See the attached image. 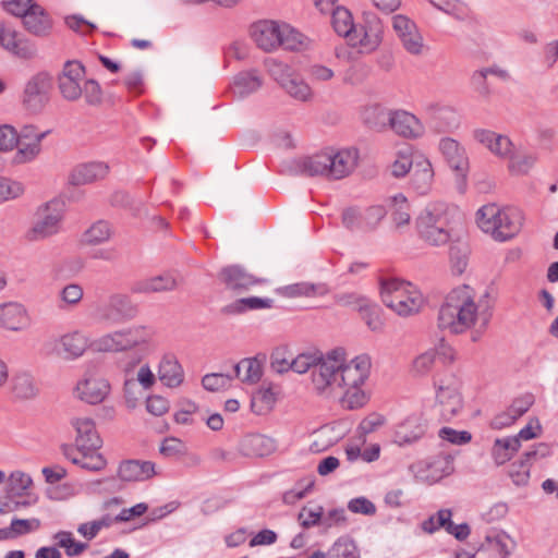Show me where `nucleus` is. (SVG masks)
<instances>
[{"instance_id":"1","label":"nucleus","mask_w":558,"mask_h":558,"mask_svg":"<svg viewBox=\"0 0 558 558\" xmlns=\"http://www.w3.org/2000/svg\"><path fill=\"white\" fill-rule=\"evenodd\" d=\"M371 367V359L366 354L348 362L344 349H332L326 353V361L314 375V392L326 398L342 392L340 404L343 409H361L371 398L365 388Z\"/></svg>"},{"instance_id":"2","label":"nucleus","mask_w":558,"mask_h":558,"mask_svg":"<svg viewBox=\"0 0 558 558\" xmlns=\"http://www.w3.org/2000/svg\"><path fill=\"white\" fill-rule=\"evenodd\" d=\"M493 317L487 293L470 284L453 288L445 298L437 316L438 328L451 335L470 332L472 342L482 339Z\"/></svg>"},{"instance_id":"3","label":"nucleus","mask_w":558,"mask_h":558,"mask_svg":"<svg viewBox=\"0 0 558 558\" xmlns=\"http://www.w3.org/2000/svg\"><path fill=\"white\" fill-rule=\"evenodd\" d=\"M355 148H329L296 161L298 171L307 177L341 180L349 177L357 166Z\"/></svg>"},{"instance_id":"4","label":"nucleus","mask_w":558,"mask_h":558,"mask_svg":"<svg viewBox=\"0 0 558 558\" xmlns=\"http://www.w3.org/2000/svg\"><path fill=\"white\" fill-rule=\"evenodd\" d=\"M523 214L517 207H499L486 204L476 213L478 228L495 241L506 242L513 239L522 229Z\"/></svg>"},{"instance_id":"5","label":"nucleus","mask_w":558,"mask_h":558,"mask_svg":"<svg viewBox=\"0 0 558 558\" xmlns=\"http://www.w3.org/2000/svg\"><path fill=\"white\" fill-rule=\"evenodd\" d=\"M383 303L399 316L417 314L424 305V296L411 282L397 278L381 280Z\"/></svg>"},{"instance_id":"6","label":"nucleus","mask_w":558,"mask_h":558,"mask_svg":"<svg viewBox=\"0 0 558 558\" xmlns=\"http://www.w3.org/2000/svg\"><path fill=\"white\" fill-rule=\"evenodd\" d=\"M448 208L445 203H429L416 218L420 238L429 245H445L450 240Z\"/></svg>"},{"instance_id":"7","label":"nucleus","mask_w":558,"mask_h":558,"mask_svg":"<svg viewBox=\"0 0 558 558\" xmlns=\"http://www.w3.org/2000/svg\"><path fill=\"white\" fill-rule=\"evenodd\" d=\"M118 333L122 352L134 351L123 365L124 373L130 374L151 352L155 330L150 326L133 325Z\"/></svg>"},{"instance_id":"8","label":"nucleus","mask_w":558,"mask_h":558,"mask_svg":"<svg viewBox=\"0 0 558 558\" xmlns=\"http://www.w3.org/2000/svg\"><path fill=\"white\" fill-rule=\"evenodd\" d=\"M63 214L64 204L58 199H52L39 206L35 213L32 227L25 233L26 240L29 242L43 241L59 233Z\"/></svg>"},{"instance_id":"9","label":"nucleus","mask_w":558,"mask_h":558,"mask_svg":"<svg viewBox=\"0 0 558 558\" xmlns=\"http://www.w3.org/2000/svg\"><path fill=\"white\" fill-rule=\"evenodd\" d=\"M53 80L49 72L40 71L32 75L25 83L21 101L23 107L33 113L40 112L50 99Z\"/></svg>"},{"instance_id":"10","label":"nucleus","mask_w":558,"mask_h":558,"mask_svg":"<svg viewBox=\"0 0 558 558\" xmlns=\"http://www.w3.org/2000/svg\"><path fill=\"white\" fill-rule=\"evenodd\" d=\"M88 347V337L80 330L65 332L46 343L47 353L63 361H75L82 357Z\"/></svg>"},{"instance_id":"11","label":"nucleus","mask_w":558,"mask_h":558,"mask_svg":"<svg viewBox=\"0 0 558 558\" xmlns=\"http://www.w3.org/2000/svg\"><path fill=\"white\" fill-rule=\"evenodd\" d=\"M134 306L123 293L111 294L105 303L96 305L94 317L101 323L114 325L134 316Z\"/></svg>"},{"instance_id":"12","label":"nucleus","mask_w":558,"mask_h":558,"mask_svg":"<svg viewBox=\"0 0 558 558\" xmlns=\"http://www.w3.org/2000/svg\"><path fill=\"white\" fill-rule=\"evenodd\" d=\"M392 28L401 41L404 50L412 56H422L427 50L424 38L410 17L403 14H396L391 17Z\"/></svg>"},{"instance_id":"13","label":"nucleus","mask_w":558,"mask_h":558,"mask_svg":"<svg viewBox=\"0 0 558 558\" xmlns=\"http://www.w3.org/2000/svg\"><path fill=\"white\" fill-rule=\"evenodd\" d=\"M439 150L448 166L456 172L457 187L460 193H463L469 171V159L464 148L456 140L445 137L439 142Z\"/></svg>"},{"instance_id":"14","label":"nucleus","mask_w":558,"mask_h":558,"mask_svg":"<svg viewBox=\"0 0 558 558\" xmlns=\"http://www.w3.org/2000/svg\"><path fill=\"white\" fill-rule=\"evenodd\" d=\"M436 400L445 421H451L463 408L460 384L456 378L440 380L436 385Z\"/></svg>"},{"instance_id":"15","label":"nucleus","mask_w":558,"mask_h":558,"mask_svg":"<svg viewBox=\"0 0 558 558\" xmlns=\"http://www.w3.org/2000/svg\"><path fill=\"white\" fill-rule=\"evenodd\" d=\"M0 47L12 56L29 60L37 56L36 45L14 26L0 24Z\"/></svg>"},{"instance_id":"16","label":"nucleus","mask_w":558,"mask_h":558,"mask_svg":"<svg viewBox=\"0 0 558 558\" xmlns=\"http://www.w3.org/2000/svg\"><path fill=\"white\" fill-rule=\"evenodd\" d=\"M85 68L76 60L66 61L58 74V87L62 97L75 101L82 97Z\"/></svg>"},{"instance_id":"17","label":"nucleus","mask_w":558,"mask_h":558,"mask_svg":"<svg viewBox=\"0 0 558 558\" xmlns=\"http://www.w3.org/2000/svg\"><path fill=\"white\" fill-rule=\"evenodd\" d=\"M218 278L221 283L225 284L226 289L235 294H242L251 290L253 287L266 282V279L256 277L240 265L223 267L219 271Z\"/></svg>"},{"instance_id":"18","label":"nucleus","mask_w":558,"mask_h":558,"mask_svg":"<svg viewBox=\"0 0 558 558\" xmlns=\"http://www.w3.org/2000/svg\"><path fill=\"white\" fill-rule=\"evenodd\" d=\"M111 386L109 381L96 374L87 373L77 381L75 396L81 401L88 404L101 403L110 393Z\"/></svg>"},{"instance_id":"19","label":"nucleus","mask_w":558,"mask_h":558,"mask_svg":"<svg viewBox=\"0 0 558 558\" xmlns=\"http://www.w3.org/2000/svg\"><path fill=\"white\" fill-rule=\"evenodd\" d=\"M415 478L425 484H434L450 473V462L447 457L436 456L411 465Z\"/></svg>"},{"instance_id":"20","label":"nucleus","mask_w":558,"mask_h":558,"mask_svg":"<svg viewBox=\"0 0 558 558\" xmlns=\"http://www.w3.org/2000/svg\"><path fill=\"white\" fill-rule=\"evenodd\" d=\"M281 24L262 20L251 25L250 35L254 43L264 51H272L280 47Z\"/></svg>"},{"instance_id":"21","label":"nucleus","mask_w":558,"mask_h":558,"mask_svg":"<svg viewBox=\"0 0 558 558\" xmlns=\"http://www.w3.org/2000/svg\"><path fill=\"white\" fill-rule=\"evenodd\" d=\"M472 134L476 142L484 145L496 157L508 160L512 156L514 145L507 135L486 129H475Z\"/></svg>"},{"instance_id":"22","label":"nucleus","mask_w":558,"mask_h":558,"mask_svg":"<svg viewBox=\"0 0 558 558\" xmlns=\"http://www.w3.org/2000/svg\"><path fill=\"white\" fill-rule=\"evenodd\" d=\"M24 29L38 38H49L54 28V21L50 13L38 2L22 21Z\"/></svg>"},{"instance_id":"23","label":"nucleus","mask_w":558,"mask_h":558,"mask_svg":"<svg viewBox=\"0 0 558 558\" xmlns=\"http://www.w3.org/2000/svg\"><path fill=\"white\" fill-rule=\"evenodd\" d=\"M71 425L76 432L74 444L77 450H98L102 440L90 417H73Z\"/></svg>"},{"instance_id":"24","label":"nucleus","mask_w":558,"mask_h":558,"mask_svg":"<svg viewBox=\"0 0 558 558\" xmlns=\"http://www.w3.org/2000/svg\"><path fill=\"white\" fill-rule=\"evenodd\" d=\"M389 128L405 138H418L425 131L421 120L405 110H391Z\"/></svg>"},{"instance_id":"25","label":"nucleus","mask_w":558,"mask_h":558,"mask_svg":"<svg viewBox=\"0 0 558 558\" xmlns=\"http://www.w3.org/2000/svg\"><path fill=\"white\" fill-rule=\"evenodd\" d=\"M426 426L417 414L408 416L398 424L393 433V442L398 446H408L418 441L425 434Z\"/></svg>"},{"instance_id":"26","label":"nucleus","mask_w":558,"mask_h":558,"mask_svg":"<svg viewBox=\"0 0 558 558\" xmlns=\"http://www.w3.org/2000/svg\"><path fill=\"white\" fill-rule=\"evenodd\" d=\"M355 45H359L364 51H374L383 40V24L375 15L366 19L365 25L356 29Z\"/></svg>"},{"instance_id":"27","label":"nucleus","mask_w":558,"mask_h":558,"mask_svg":"<svg viewBox=\"0 0 558 558\" xmlns=\"http://www.w3.org/2000/svg\"><path fill=\"white\" fill-rule=\"evenodd\" d=\"M109 166L102 161H92L76 166L70 173L69 182L73 185H85L105 179Z\"/></svg>"},{"instance_id":"28","label":"nucleus","mask_w":558,"mask_h":558,"mask_svg":"<svg viewBox=\"0 0 558 558\" xmlns=\"http://www.w3.org/2000/svg\"><path fill=\"white\" fill-rule=\"evenodd\" d=\"M156 474L155 463L150 461L126 460L118 469V476L124 482H143Z\"/></svg>"},{"instance_id":"29","label":"nucleus","mask_w":558,"mask_h":558,"mask_svg":"<svg viewBox=\"0 0 558 558\" xmlns=\"http://www.w3.org/2000/svg\"><path fill=\"white\" fill-rule=\"evenodd\" d=\"M157 373L159 380L169 388L179 387L184 379L183 368L177 356L172 353L162 355Z\"/></svg>"},{"instance_id":"30","label":"nucleus","mask_w":558,"mask_h":558,"mask_svg":"<svg viewBox=\"0 0 558 558\" xmlns=\"http://www.w3.org/2000/svg\"><path fill=\"white\" fill-rule=\"evenodd\" d=\"M178 279L173 275L167 272L159 276L138 280L131 286L130 290L134 294H147L155 292L172 291L178 287Z\"/></svg>"},{"instance_id":"31","label":"nucleus","mask_w":558,"mask_h":558,"mask_svg":"<svg viewBox=\"0 0 558 558\" xmlns=\"http://www.w3.org/2000/svg\"><path fill=\"white\" fill-rule=\"evenodd\" d=\"M424 111L439 132L450 131L458 126V117L454 109L439 104H428Z\"/></svg>"},{"instance_id":"32","label":"nucleus","mask_w":558,"mask_h":558,"mask_svg":"<svg viewBox=\"0 0 558 558\" xmlns=\"http://www.w3.org/2000/svg\"><path fill=\"white\" fill-rule=\"evenodd\" d=\"M0 326L19 331L28 326L26 310L19 303H5L0 305Z\"/></svg>"},{"instance_id":"33","label":"nucleus","mask_w":558,"mask_h":558,"mask_svg":"<svg viewBox=\"0 0 558 558\" xmlns=\"http://www.w3.org/2000/svg\"><path fill=\"white\" fill-rule=\"evenodd\" d=\"M434 171L430 162L425 158H418L414 162L411 173V186L421 195L428 193L432 189Z\"/></svg>"},{"instance_id":"34","label":"nucleus","mask_w":558,"mask_h":558,"mask_svg":"<svg viewBox=\"0 0 558 558\" xmlns=\"http://www.w3.org/2000/svg\"><path fill=\"white\" fill-rule=\"evenodd\" d=\"M547 452L548 447L545 444H539L535 449L526 451L524 460L510 465L509 476L512 478V482L518 486L525 485L530 477V465L527 462L536 456L545 457Z\"/></svg>"},{"instance_id":"35","label":"nucleus","mask_w":558,"mask_h":558,"mask_svg":"<svg viewBox=\"0 0 558 558\" xmlns=\"http://www.w3.org/2000/svg\"><path fill=\"white\" fill-rule=\"evenodd\" d=\"M274 300L269 298L248 296L238 299L223 307V313L239 315L248 311L271 308Z\"/></svg>"},{"instance_id":"36","label":"nucleus","mask_w":558,"mask_h":558,"mask_svg":"<svg viewBox=\"0 0 558 558\" xmlns=\"http://www.w3.org/2000/svg\"><path fill=\"white\" fill-rule=\"evenodd\" d=\"M263 82L256 71L241 72L234 76L232 92L239 98H244L258 90Z\"/></svg>"},{"instance_id":"37","label":"nucleus","mask_w":558,"mask_h":558,"mask_svg":"<svg viewBox=\"0 0 558 558\" xmlns=\"http://www.w3.org/2000/svg\"><path fill=\"white\" fill-rule=\"evenodd\" d=\"M234 373L243 384L254 385L263 376V366L256 357H246L234 365Z\"/></svg>"},{"instance_id":"38","label":"nucleus","mask_w":558,"mask_h":558,"mask_svg":"<svg viewBox=\"0 0 558 558\" xmlns=\"http://www.w3.org/2000/svg\"><path fill=\"white\" fill-rule=\"evenodd\" d=\"M331 13V23L335 31L343 37H347L352 45H355L356 28L353 24L351 13L344 9L337 7Z\"/></svg>"},{"instance_id":"39","label":"nucleus","mask_w":558,"mask_h":558,"mask_svg":"<svg viewBox=\"0 0 558 558\" xmlns=\"http://www.w3.org/2000/svg\"><path fill=\"white\" fill-rule=\"evenodd\" d=\"M280 292L287 298H314L327 294L328 288L325 283L296 282L282 287Z\"/></svg>"},{"instance_id":"40","label":"nucleus","mask_w":558,"mask_h":558,"mask_svg":"<svg viewBox=\"0 0 558 558\" xmlns=\"http://www.w3.org/2000/svg\"><path fill=\"white\" fill-rule=\"evenodd\" d=\"M293 99L301 102L312 101L314 92L308 83L296 72L281 86Z\"/></svg>"},{"instance_id":"41","label":"nucleus","mask_w":558,"mask_h":558,"mask_svg":"<svg viewBox=\"0 0 558 558\" xmlns=\"http://www.w3.org/2000/svg\"><path fill=\"white\" fill-rule=\"evenodd\" d=\"M325 361L326 354L302 353L292 360V371L298 374H304L311 371V387L314 391V375L318 369V366H320Z\"/></svg>"},{"instance_id":"42","label":"nucleus","mask_w":558,"mask_h":558,"mask_svg":"<svg viewBox=\"0 0 558 558\" xmlns=\"http://www.w3.org/2000/svg\"><path fill=\"white\" fill-rule=\"evenodd\" d=\"M38 387L33 376L22 372L14 375L12 379V392L20 400H31L38 395Z\"/></svg>"},{"instance_id":"43","label":"nucleus","mask_w":558,"mask_h":558,"mask_svg":"<svg viewBox=\"0 0 558 558\" xmlns=\"http://www.w3.org/2000/svg\"><path fill=\"white\" fill-rule=\"evenodd\" d=\"M391 220L396 229L409 226L411 221L410 204L403 194H396L389 198Z\"/></svg>"},{"instance_id":"44","label":"nucleus","mask_w":558,"mask_h":558,"mask_svg":"<svg viewBox=\"0 0 558 558\" xmlns=\"http://www.w3.org/2000/svg\"><path fill=\"white\" fill-rule=\"evenodd\" d=\"M520 447L521 444L515 438H497L492 447V457L497 465H502L514 456Z\"/></svg>"},{"instance_id":"45","label":"nucleus","mask_w":558,"mask_h":558,"mask_svg":"<svg viewBox=\"0 0 558 558\" xmlns=\"http://www.w3.org/2000/svg\"><path fill=\"white\" fill-rule=\"evenodd\" d=\"M391 110L379 105H372L364 109L363 121L373 130L384 131L389 126Z\"/></svg>"},{"instance_id":"46","label":"nucleus","mask_w":558,"mask_h":558,"mask_svg":"<svg viewBox=\"0 0 558 558\" xmlns=\"http://www.w3.org/2000/svg\"><path fill=\"white\" fill-rule=\"evenodd\" d=\"M84 296V289L78 283H68L58 293L59 308L66 311L78 306Z\"/></svg>"},{"instance_id":"47","label":"nucleus","mask_w":558,"mask_h":558,"mask_svg":"<svg viewBox=\"0 0 558 558\" xmlns=\"http://www.w3.org/2000/svg\"><path fill=\"white\" fill-rule=\"evenodd\" d=\"M277 402V392L272 387H260L252 397V408L255 413H269Z\"/></svg>"},{"instance_id":"48","label":"nucleus","mask_w":558,"mask_h":558,"mask_svg":"<svg viewBox=\"0 0 558 558\" xmlns=\"http://www.w3.org/2000/svg\"><path fill=\"white\" fill-rule=\"evenodd\" d=\"M537 156L534 153L512 151L508 159V170L513 174H526L536 163Z\"/></svg>"},{"instance_id":"49","label":"nucleus","mask_w":558,"mask_h":558,"mask_svg":"<svg viewBox=\"0 0 558 558\" xmlns=\"http://www.w3.org/2000/svg\"><path fill=\"white\" fill-rule=\"evenodd\" d=\"M112 229L107 221L99 220L92 225L83 234V242L88 245H98L110 240Z\"/></svg>"},{"instance_id":"50","label":"nucleus","mask_w":558,"mask_h":558,"mask_svg":"<svg viewBox=\"0 0 558 558\" xmlns=\"http://www.w3.org/2000/svg\"><path fill=\"white\" fill-rule=\"evenodd\" d=\"M307 45V38L288 24H281L280 47L287 50H299Z\"/></svg>"},{"instance_id":"51","label":"nucleus","mask_w":558,"mask_h":558,"mask_svg":"<svg viewBox=\"0 0 558 558\" xmlns=\"http://www.w3.org/2000/svg\"><path fill=\"white\" fill-rule=\"evenodd\" d=\"M15 147H17V150L12 159V162L15 165L31 162L41 153V144L29 141H19Z\"/></svg>"},{"instance_id":"52","label":"nucleus","mask_w":558,"mask_h":558,"mask_svg":"<svg viewBox=\"0 0 558 558\" xmlns=\"http://www.w3.org/2000/svg\"><path fill=\"white\" fill-rule=\"evenodd\" d=\"M33 480L31 475L22 471H14L8 478V490L12 496L21 497L27 494L32 487Z\"/></svg>"},{"instance_id":"53","label":"nucleus","mask_w":558,"mask_h":558,"mask_svg":"<svg viewBox=\"0 0 558 558\" xmlns=\"http://www.w3.org/2000/svg\"><path fill=\"white\" fill-rule=\"evenodd\" d=\"M53 539L57 542L58 546L65 549V554L69 557H76L87 548L86 544L76 542L72 533L68 531L56 533Z\"/></svg>"},{"instance_id":"54","label":"nucleus","mask_w":558,"mask_h":558,"mask_svg":"<svg viewBox=\"0 0 558 558\" xmlns=\"http://www.w3.org/2000/svg\"><path fill=\"white\" fill-rule=\"evenodd\" d=\"M81 452L80 460L73 459V463L80 465L82 469L97 472L102 470L107 461L97 452V450H78Z\"/></svg>"},{"instance_id":"55","label":"nucleus","mask_w":558,"mask_h":558,"mask_svg":"<svg viewBox=\"0 0 558 558\" xmlns=\"http://www.w3.org/2000/svg\"><path fill=\"white\" fill-rule=\"evenodd\" d=\"M362 318L372 331L383 329L384 323L379 315V307L369 301H361L360 310Z\"/></svg>"},{"instance_id":"56","label":"nucleus","mask_w":558,"mask_h":558,"mask_svg":"<svg viewBox=\"0 0 558 558\" xmlns=\"http://www.w3.org/2000/svg\"><path fill=\"white\" fill-rule=\"evenodd\" d=\"M265 65L269 75L280 85V87L294 74V70L277 59H267Z\"/></svg>"},{"instance_id":"57","label":"nucleus","mask_w":558,"mask_h":558,"mask_svg":"<svg viewBox=\"0 0 558 558\" xmlns=\"http://www.w3.org/2000/svg\"><path fill=\"white\" fill-rule=\"evenodd\" d=\"M362 210L364 232L375 231L387 215L386 208L381 205H372Z\"/></svg>"},{"instance_id":"58","label":"nucleus","mask_w":558,"mask_h":558,"mask_svg":"<svg viewBox=\"0 0 558 558\" xmlns=\"http://www.w3.org/2000/svg\"><path fill=\"white\" fill-rule=\"evenodd\" d=\"M114 523L113 517L106 514L98 520L82 523L77 527V532L87 539H93L97 534L106 527L111 526Z\"/></svg>"},{"instance_id":"59","label":"nucleus","mask_w":558,"mask_h":558,"mask_svg":"<svg viewBox=\"0 0 558 558\" xmlns=\"http://www.w3.org/2000/svg\"><path fill=\"white\" fill-rule=\"evenodd\" d=\"M436 9L454 16L458 20H464L468 16L466 5L459 0H427Z\"/></svg>"},{"instance_id":"60","label":"nucleus","mask_w":558,"mask_h":558,"mask_svg":"<svg viewBox=\"0 0 558 558\" xmlns=\"http://www.w3.org/2000/svg\"><path fill=\"white\" fill-rule=\"evenodd\" d=\"M329 558H360L356 545L350 538H339L328 553Z\"/></svg>"},{"instance_id":"61","label":"nucleus","mask_w":558,"mask_h":558,"mask_svg":"<svg viewBox=\"0 0 558 558\" xmlns=\"http://www.w3.org/2000/svg\"><path fill=\"white\" fill-rule=\"evenodd\" d=\"M24 192L23 183L0 177V204L19 198Z\"/></svg>"},{"instance_id":"62","label":"nucleus","mask_w":558,"mask_h":558,"mask_svg":"<svg viewBox=\"0 0 558 558\" xmlns=\"http://www.w3.org/2000/svg\"><path fill=\"white\" fill-rule=\"evenodd\" d=\"M160 453L166 458L180 459L189 453V448L181 439L167 437L161 442Z\"/></svg>"},{"instance_id":"63","label":"nucleus","mask_w":558,"mask_h":558,"mask_svg":"<svg viewBox=\"0 0 558 558\" xmlns=\"http://www.w3.org/2000/svg\"><path fill=\"white\" fill-rule=\"evenodd\" d=\"M452 517L450 509H440L421 523V529L428 534H433L440 529H446L449 518Z\"/></svg>"},{"instance_id":"64","label":"nucleus","mask_w":558,"mask_h":558,"mask_svg":"<svg viewBox=\"0 0 558 558\" xmlns=\"http://www.w3.org/2000/svg\"><path fill=\"white\" fill-rule=\"evenodd\" d=\"M40 527V520L36 518L32 519H12L10 526H8L11 538H15L21 535H25L37 531Z\"/></svg>"}]
</instances>
